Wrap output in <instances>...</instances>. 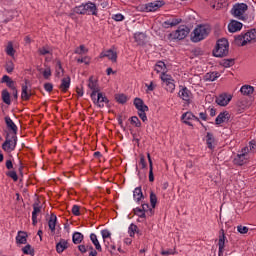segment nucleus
Returning a JSON list of instances; mask_svg holds the SVG:
<instances>
[{
	"label": "nucleus",
	"instance_id": "f257e3e1",
	"mask_svg": "<svg viewBox=\"0 0 256 256\" xmlns=\"http://www.w3.org/2000/svg\"><path fill=\"white\" fill-rule=\"evenodd\" d=\"M76 15H94V17H97L99 15V9L97 8V4L88 1L86 3H82L79 6L74 7L71 10V13L68 14V16L71 19H75Z\"/></svg>",
	"mask_w": 256,
	"mask_h": 256
},
{
	"label": "nucleus",
	"instance_id": "f03ea898",
	"mask_svg": "<svg viewBox=\"0 0 256 256\" xmlns=\"http://www.w3.org/2000/svg\"><path fill=\"white\" fill-rule=\"evenodd\" d=\"M256 42V29H251L245 34H241L235 37V43L239 47H245L247 43H255Z\"/></svg>",
	"mask_w": 256,
	"mask_h": 256
},
{
	"label": "nucleus",
	"instance_id": "7ed1b4c3",
	"mask_svg": "<svg viewBox=\"0 0 256 256\" xmlns=\"http://www.w3.org/2000/svg\"><path fill=\"white\" fill-rule=\"evenodd\" d=\"M209 33H211L209 26L199 25L193 30L191 34V41H193V43H199V41H203Z\"/></svg>",
	"mask_w": 256,
	"mask_h": 256
},
{
	"label": "nucleus",
	"instance_id": "20e7f679",
	"mask_svg": "<svg viewBox=\"0 0 256 256\" xmlns=\"http://www.w3.org/2000/svg\"><path fill=\"white\" fill-rule=\"evenodd\" d=\"M190 29L187 26H179L177 30L167 35L168 41H183L190 33Z\"/></svg>",
	"mask_w": 256,
	"mask_h": 256
},
{
	"label": "nucleus",
	"instance_id": "39448f33",
	"mask_svg": "<svg viewBox=\"0 0 256 256\" xmlns=\"http://www.w3.org/2000/svg\"><path fill=\"white\" fill-rule=\"evenodd\" d=\"M229 53V41L222 38L217 41L216 47L213 50L214 57H225Z\"/></svg>",
	"mask_w": 256,
	"mask_h": 256
},
{
	"label": "nucleus",
	"instance_id": "423d86ee",
	"mask_svg": "<svg viewBox=\"0 0 256 256\" xmlns=\"http://www.w3.org/2000/svg\"><path fill=\"white\" fill-rule=\"evenodd\" d=\"M17 147V135H7L4 143L2 144V149L6 153H13V150Z\"/></svg>",
	"mask_w": 256,
	"mask_h": 256
},
{
	"label": "nucleus",
	"instance_id": "0eeeda50",
	"mask_svg": "<svg viewBox=\"0 0 256 256\" xmlns=\"http://www.w3.org/2000/svg\"><path fill=\"white\" fill-rule=\"evenodd\" d=\"M160 79L168 93H173L175 91V79H173V76L163 72L160 75Z\"/></svg>",
	"mask_w": 256,
	"mask_h": 256
},
{
	"label": "nucleus",
	"instance_id": "6e6552de",
	"mask_svg": "<svg viewBox=\"0 0 256 256\" xmlns=\"http://www.w3.org/2000/svg\"><path fill=\"white\" fill-rule=\"evenodd\" d=\"M247 9H249V7L245 3L235 4L231 10V13L237 19L243 21V19H245V13L247 12Z\"/></svg>",
	"mask_w": 256,
	"mask_h": 256
},
{
	"label": "nucleus",
	"instance_id": "1a4fd4ad",
	"mask_svg": "<svg viewBox=\"0 0 256 256\" xmlns=\"http://www.w3.org/2000/svg\"><path fill=\"white\" fill-rule=\"evenodd\" d=\"M231 99H233L231 94L223 93L216 98V103L220 105V107H227V105L231 103Z\"/></svg>",
	"mask_w": 256,
	"mask_h": 256
},
{
	"label": "nucleus",
	"instance_id": "9d476101",
	"mask_svg": "<svg viewBox=\"0 0 256 256\" xmlns=\"http://www.w3.org/2000/svg\"><path fill=\"white\" fill-rule=\"evenodd\" d=\"M163 5H165V3H163V1L150 2V3L145 4L144 11H146V13L155 12V11H158L159 9H161V7H163Z\"/></svg>",
	"mask_w": 256,
	"mask_h": 256
},
{
	"label": "nucleus",
	"instance_id": "9b49d317",
	"mask_svg": "<svg viewBox=\"0 0 256 256\" xmlns=\"http://www.w3.org/2000/svg\"><path fill=\"white\" fill-rule=\"evenodd\" d=\"M227 241V236H225V230H220V235L218 239V255L221 256L225 253V242Z\"/></svg>",
	"mask_w": 256,
	"mask_h": 256
},
{
	"label": "nucleus",
	"instance_id": "f8f14e48",
	"mask_svg": "<svg viewBox=\"0 0 256 256\" xmlns=\"http://www.w3.org/2000/svg\"><path fill=\"white\" fill-rule=\"evenodd\" d=\"M182 121L185 125H189V127H193V123L191 121L201 122L199 117L195 116L192 112H186L182 115Z\"/></svg>",
	"mask_w": 256,
	"mask_h": 256
},
{
	"label": "nucleus",
	"instance_id": "ddd939ff",
	"mask_svg": "<svg viewBox=\"0 0 256 256\" xmlns=\"http://www.w3.org/2000/svg\"><path fill=\"white\" fill-rule=\"evenodd\" d=\"M105 57H107V59H109V61L112 63H117V53L113 51V49H109L100 53V59H105Z\"/></svg>",
	"mask_w": 256,
	"mask_h": 256
},
{
	"label": "nucleus",
	"instance_id": "4468645a",
	"mask_svg": "<svg viewBox=\"0 0 256 256\" xmlns=\"http://www.w3.org/2000/svg\"><path fill=\"white\" fill-rule=\"evenodd\" d=\"M92 101L100 108L105 107V103H109V99H107L101 92H97L95 98H92Z\"/></svg>",
	"mask_w": 256,
	"mask_h": 256
},
{
	"label": "nucleus",
	"instance_id": "2eb2a0df",
	"mask_svg": "<svg viewBox=\"0 0 256 256\" xmlns=\"http://www.w3.org/2000/svg\"><path fill=\"white\" fill-rule=\"evenodd\" d=\"M31 90L29 88V82L25 81L22 85L21 99L22 101H29L31 99Z\"/></svg>",
	"mask_w": 256,
	"mask_h": 256
},
{
	"label": "nucleus",
	"instance_id": "dca6fc26",
	"mask_svg": "<svg viewBox=\"0 0 256 256\" xmlns=\"http://www.w3.org/2000/svg\"><path fill=\"white\" fill-rule=\"evenodd\" d=\"M88 87L92 91L90 95L91 99H95V97H97V93H99V85L97 84V81L93 80V78H90L88 82Z\"/></svg>",
	"mask_w": 256,
	"mask_h": 256
},
{
	"label": "nucleus",
	"instance_id": "f3484780",
	"mask_svg": "<svg viewBox=\"0 0 256 256\" xmlns=\"http://www.w3.org/2000/svg\"><path fill=\"white\" fill-rule=\"evenodd\" d=\"M243 29V24L237 20H232L228 24V31L230 33H237V31H241Z\"/></svg>",
	"mask_w": 256,
	"mask_h": 256
},
{
	"label": "nucleus",
	"instance_id": "a211bd4d",
	"mask_svg": "<svg viewBox=\"0 0 256 256\" xmlns=\"http://www.w3.org/2000/svg\"><path fill=\"white\" fill-rule=\"evenodd\" d=\"M180 99L183 101H186V103H189L191 101V98L193 97V94L187 89V87L182 88L178 93Z\"/></svg>",
	"mask_w": 256,
	"mask_h": 256
},
{
	"label": "nucleus",
	"instance_id": "6ab92c4d",
	"mask_svg": "<svg viewBox=\"0 0 256 256\" xmlns=\"http://www.w3.org/2000/svg\"><path fill=\"white\" fill-rule=\"evenodd\" d=\"M69 87H71V77L66 76L61 80L59 89L62 93H67V91H69Z\"/></svg>",
	"mask_w": 256,
	"mask_h": 256
},
{
	"label": "nucleus",
	"instance_id": "aec40b11",
	"mask_svg": "<svg viewBox=\"0 0 256 256\" xmlns=\"http://www.w3.org/2000/svg\"><path fill=\"white\" fill-rule=\"evenodd\" d=\"M29 235L25 231H18L16 236L17 245H27V238Z\"/></svg>",
	"mask_w": 256,
	"mask_h": 256
},
{
	"label": "nucleus",
	"instance_id": "412c9836",
	"mask_svg": "<svg viewBox=\"0 0 256 256\" xmlns=\"http://www.w3.org/2000/svg\"><path fill=\"white\" fill-rule=\"evenodd\" d=\"M4 121L6 123V127L7 129H9V131H12L13 134L12 135H17V125L15 124V122H13V120L11 119V117L6 116L4 118Z\"/></svg>",
	"mask_w": 256,
	"mask_h": 256
},
{
	"label": "nucleus",
	"instance_id": "4be33fe9",
	"mask_svg": "<svg viewBox=\"0 0 256 256\" xmlns=\"http://www.w3.org/2000/svg\"><path fill=\"white\" fill-rule=\"evenodd\" d=\"M182 21L183 20L181 18H172L163 22L162 27H164V29H169V27H177V25H179V23Z\"/></svg>",
	"mask_w": 256,
	"mask_h": 256
},
{
	"label": "nucleus",
	"instance_id": "5701e85b",
	"mask_svg": "<svg viewBox=\"0 0 256 256\" xmlns=\"http://www.w3.org/2000/svg\"><path fill=\"white\" fill-rule=\"evenodd\" d=\"M66 249H69V241L65 239H60V241L56 244V252L61 254Z\"/></svg>",
	"mask_w": 256,
	"mask_h": 256
},
{
	"label": "nucleus",
	"instance_id": "b1692460",
	"mask_svg": "<svg viewBox=\"0 0 256 256\" xmlns=\"http://www.w3.org/2000/svg\"><path fill=\"white\" fill-rule=\"evenodd\" d=\"M134 107L137 111H149V106L145 105V102L141 98L134 99Z\"/></svg>",
	"mask_w": 256,
	"mask_h": 256
},
{
	"label": "nucleus",
	"instance_id": "393cba45",
	"mask_svg": "<svg viewBox=\"0 0 256 256\" xmlns=\"http://www.w3.org/2000/svg\"><path fill=\"white\" fill-rule=\"evenodd\" d=\"M248 159L249 157L245 156V154L239 153L234 157L233 163L234 165L242 166L245 165V163H247Z\"/></svg>",
	"mask_w": 256,
	"mask_h": 256
},
{
	"label": "nucleus",
	"instance_id": "a878e982",
	"mask_svg": "<svg viewBox=\"0 0 256 256\" xmlns=\"http://www.w3.org/2000/svg\"><path fill=\"white\" fill-rule=\"evenodd\" d=\"M48 227L51 233H55V227H57V215H55L54 213L50 215V218L48 220Z\"/></svg>",
	"mask_w": 256,
	"mask_h": 256
},
{
	"label": "nucleus",
	"instance_id": "bb28decb",
	"mask_svg": "<svg viewBox=\"0 0 256 256\" xmlns=\"http://www.w3.org/2000/svg\"><path fill=\"white\" fill-rule=\"evenodd\" d=\"M65 75V69H63V65L61 64L60 60L56 61V66H55V77H63Z\"/></svg>",
	"mask_w": 256,
	"mask_h": 256
},
{
	"label": "nucleus",
	"instance_id": "cd10ccee",
	"mask_svg": "<svg viewBox=\"0 0 256 256\" xmlns=\"http://www.w3.org/2000/svg\"><path fill=\"white\" fill-rule=\"evenodd\" d=\"M148 163H149V181L153 183L155 181V176L153 175V160L151 159V154L147 153Z\"/></svg>",
	"mask_w": 256,
	"mask_h": 256
},
{
	"label": "nucleus",
	"instance_id": "c85d7f7f",
	"mask_svg": "<svg viewBox=\"0 0 256 256\" xmlns=\"http://www.w3.org/2000/svg\"><path fill=\"white\" fill-rule=\"evenodd\" d=\"M1 97L3 103H5L6 105H11V94L7 89L2 90Z\"/></svg>",
	"mask_w": 256,
	"mask_h": 256
},
{
	"label": "nucleus",
	"instance_id": "c756f323",
	"mask_svg": "<svg viewBox=\"0 0 256 256\" xmlns=\"http://www.w3.org/2000/svg\"><path fill=\"white\" fill-rule=\"evenodd\" d=\"M90 241H92L93 245L95 246V249L99 252L103 251V248H101V244L99 243V239H97V235L92 233L90 234Z\"/></svg>",
	"mask_w": 256,
	"mask_h": 256
},
{
	"label": "nucleus",
	"instance_id": "7c9ffc66",
	"mask_svg": "<svg viewBox=\"0 0 256 256\" xmlns=\"http://www.w3.org/2000/svg\"><path fill=\"white\" fill-rule=\"evenodd\" d=\"M226 3L227 2L225 0H214V2H209L212 9H221V7H225Z\"/></svg>",
	"mask_w": 256,
	"mask_h": 256
},
{
	"label": "nucleus",
	"instance_id": "2f4dec72",
	"mask_svg": "<svg viewBox=\"0 0 256 256\" xmlns=\"http://www.w3.org/2000/svg\"><path fill=\"white\" fill-rule=\"evenodd\" d=\"M102 239L104 241V245L109 246V241H111V232L107 229L101 231Z\"/></svg>",
	"mask_w": 256,
	"mask_h": 256
},
{
	"label": "nucleus",
	"instance_id": "473e14b6",
	"mask_svg": "<svg viewBox=\"0 0 256 256\" xmlns=\"http://www.w3.org/2000/svg\"><path fill=\"white\" fill-rule=\"evenodd\" d=\"M227 115H229V113L227 111L225 112H221L215 119V123L217 125H221L222 123H225V121H227Z\"/></svg>",
	"mask_w": 256,
	"mask_h": 256
},
{
	"label": "nucleus",
	"instance_id": "72a5a7b5",
	"mask_svg": "<svg viewBox=\"0 0 256 256\" xmlns=\"http://www.w3.org/2000/svg\"><path fill=\"white\" fill-rule=\"evenodd\" d=\"M254 91H255V88L249 85H244L240 89V92L242 93V95H253Z\"/></svg>",
	"mask_w": 256,
	"mask_h": 256
},
{
	"label": "nucleus",
	"instance_id": "f704fd0d",
	"mask_svg": "<svg viewBox=\"0 0 256 256\" xmlns=\"http://www.w3.org/2000/svg\"><path fill=\"white\" fill-rule=\"evenodd\" d=\"M165 69H167V66L163 61L157 62L154 67V71H156V73H165Z\"/></svg>",
	"mask_w": 256,
	"mask_h": 256
},
{
	"label": "nucleus",
	"instance_id": "c9c22d12",
	"mask_svg": "<svg viewBox=\"0 0 256 256\" xmlns=\"http://www.w3.org/2000/svg\"><path fill=\"white\" fill-rule=\"evenodd\" d=\"M38 55H53V50L49 46H43L38 49Z\"/></svg>",
	"mask_w": 256,
	"mask_h": 256
},
{
	"label": "nucleus",
	"instance_id": "e433bc0d",
	"mask_svg": "<svg viewBox=\"0 0 256 256\" xmlns=\"http://www.w3.org/2000/svg\"><path fill=\"white\" fill-rule=\"evenodd\" d=\"M72 241L74 245H79L83 241V235L81 232H74L72 235Z\"/></svg>",
	"mask_w": 256,
	"mask_h": 256
},
{
	"label": "nucleus",
	"instance_id": "4c0bfd02",
	"mask_svg": "<svg viewBox=\"0 0 256 256\" xmlns=\"http://www.w3.org/2000/svg\"><path fill=\"white\" fill-rule=\"evenodd\" d=\"M206 143L208 149H213V143H215V138L211 132H208L206 135Z\"/></svg>",
	"mask_w": 256,
	"mask_h": 256
},
{
	"label": "nucleus",
	"instance_id": "58836bf2",
	"mask_svg": "<svg viewBox=\"0 0 256 256\" xmlns=\"http://www.w3.org/2000/svg\"><path fill=\"white\" fill-rule=\"evenodd\" d=\"M74 53L76 55H87V53H89V49L85 47V45H80L74 50Z\"/></svg>",
	"mask_w": 256,
	"mask_h": 256
},
{
	"label": "nucleus",
	"instance_id": "ea45409f",
	"mask_svg": "<svg viewBox=\"0 0 256 256\" xmlns=\"http://www.w3.org/2000/svg\"><path fill=\"white\" fill-rule=\"evenodd\" d=\"M133 197L135 201H141V199L143 198V191L141 190V187H137L134 189Z\"/></svg>",
	"mask_w": 256,
	"mask_h": 256
},
{
	"label": "nucleus",
	"instance_id": "a19ab883",
	"mask_svg": "<svg viewBox=\"0 0 256 256\" xmlns=\"http://www.w3.org/2000/svg\"><path fill=\"white\" fill-rule=\"evenodd\" d=\"M215 79H219V72H209L205 75L206 81H215Z\"/></svg>",
	"mask_w": 256,
	"mask_h": 256
},
{
	"label": "nucleus",
	"instance_id": "79ce46f5",
	"mask_svg": "<svg viewBox=\"0 0 256 256\" xmlns=\"http://www.w3.org/2000/svg\"><path fill=\"white\" fill-rule=\"evenodd\" d=\"M134 215H137V217H140V219H146L147 215L146 212L142 210L141 208L137 207L133 209Z\"/></svg>",
	"mask_w": 256,
	"mask_h": 256
},
{
	"label": "nucleus",
	"instance_id": "37998d69",
	"mask_svg": "<svg viewBox=\"0 0 256 256\" xmlns=\"http://www.w3.org/2000/svg\"><path fill=\"white\" fill-rule=\"evenodd\" d=\"M22 252L24 253V255H34L35 249H33L30 244H27L22 248Z\"/></svg>",
	"mask_w": 256,
	"mask_h": 256
},
{
	"label": "nucleus",
	"instance_id": "c03bdc74",
	"mask_svg": "<svg viewBox=\"0 0 256 256\" xmlns=\"http://www.w3.org/2000/svg\"><path fill=\"white\" fill-rule=\"evenodd\" d=\"M134 39H135L136 43H138V45H143V43L145 41V34H143V33H136L134 35Z\"/></svg>",
	"mask_w": 256,
	"mask_h": 256
},
{
	"label": "nucleus",
	"instance_id": "a18cd8bd",
	"mask_svg": "<svg viewBox=\"0 0 256 256\" xmlns=\"http://www.w3.org/2000/svg\"><path fill=\"white\" fill-rule=\"evenodd\" d=\"M6 176L10 177V179L13 180L14 183H17V181H19V176L17 175V172L15 170L6 172Z\"/></svg>",
	"mask_w": 256,
	"mask_h": 256
},
{
	"label": "nucleus",
	"instance_id": "49530a36",
	"mask_svg": "<svg viewBox=\"0 0 256 256\" xmlns=\"http://www.w3.org/2000/svg\"><path fill=\"white\" fill-rule=\"evenodd\" d=\"M128 233L130 237H135V233H139V228L135 224H131L128 228Z\"/></svg>",
	"mask_w": 256,
	"mask_h": 256
},
{
	"label": "nucleus",
	"instance_id": "de8ad7c7",
	"mask_svg": "<svg viewBox=\"0 0 256 256\" xmlns=\"http://www.w3.org/2000/svg\"><path fill=\"white\" fill-rule=\"evenodd\" d=\"M6 54L10 57L15 56V49L13 48V42H8V45L6 47Z\"/></svg>",
	"mask_w": 256,
	"mask_h": 256
},
{
	"label": "nucleus",
	"instance_id": "09e8293b",
	"mask_svg": "<svg viewBox=\"0 0 256 256\" xmlns=\"http://www.w3.org/2000/svg\"><path fill=\"white\" fill-rule=\"evenodd\" d=\"M115 99L117 103H121L122 105L127 103V96L125 94H116Z\"/></svg>",
	"mask_w": 256,
	"mask_h": 256
},
{
	"label": "nucleus",
	"instance_id": "8fccbe9b",
	"mask_svg": "<svg viewBox=\"0 0 256 256\" xmlns=\"http://www.w3.org/2000/svg\"><path fill=\"white\" fill-rule=\"evenodd\" d=\"M77 63H84V65H91V57L84 56L83 58H78Z\"/></svg>",
	"mask_w": 256,
	"mask_h": 256
},
{
	"label": "nucleus",
	"instance_id": "3c124183",
	"mask_svg": "<svg viewBox=\"0 0 256 256\" xmlns=\"http://www.w3.org/2000/svg\"><path fill=\"white\" fill-rule=\"evenodd\" d=\"M222 67H233L235 65V61L233 59H225L221 62Z\"/></svg>",
	"mask_w": 256,
	"mask_h": 256
},
{
	"label": "nucleus",
	"instance_id": "603ef678",
	"mask_svg": "<svg viewBox=\"0 0 256 256\" xmlns=\"http://www.w3.org/2000/svg\"><path fill=\"white\" fill-rule=\"evenodd\" d=\"M150 203H151L152 209H155L157 205V195L153 192L150 193Z\"/></svg>",
	"mask_w": 256,
	"mask_h": 256
},
{
	"label": "nucleus",
	"instance_id": "864d4df0",
	"mask_svg": "<svg viewBox=\"0 0 256 256\" xmlns=\"http://www.w3.org/2000/svg\"><path fill=\"white\" fill-rule=\"evenodd\" d=\"M237 231L238 233H241V235H245L247 233H249V228L243 225H239L237 226Z\"/></svg>",
	"mask_w": 256,
	"mask_h": 256
},
{
	"label": "nucleus",
	"instance_id": "5fc2aeb1",
	"mask_svg": "<svg viewBox=\"0 0 256 256\" xmlns=\"http://www.w3.org/2000/svg\"><path fill=\"white\" fill-rule=\"evenodd\" d=\"M72 214L75 215V217H79V215H81V207H79V205H74L72 207Z\"/></svg>",
	"mask_w": 256,
	"mask_h": 256
},
{
	"label": "nucleus",
	"instance_id": "6e6d98bb",
	"mask_svg": "<svg viewBox=\"0 0 256 256\" xmlns=\"http://www.w3.org/2000/svg\"><path fill=\"white\" fill-rule=\"evenodd\" d=\"M147 111L148 110H139L138 111V115L140 117V119H142V121L145 123V121H147Z\"/></svg>",
	"mask_w": 256,
	"mask_h": 256
},
{
	"label": "nucleus",
	"instance_id": "4d7b16f0",
	"mask_svg": "<svg viewBox=\"0 0 256 256\" xmlns=\"http://www.w3.org/2000/svg\"><path fill=\"white\" fill-rule=\"evenodd\" d=\"M32 213H36V215H39L41 213V205H39V202H35L33 204V211Z\"/></svg>",
	"mask_w": 256,
	"mask_h": 256
},
{
	"label": "nucleus",
	"instance_id": "13d9d810",
	"mask_svg": "<svg viewBox=\"0 0 256 256\" xmlns=\"http://www.w3.org/2000/svg\"><path fill=\"white\" fill-rule=\"evenodd\" d=\"M161 255H177V250L174 248V249H169V250H163L161 252Z\"/></svg>",
	"mask_w": 256,
	"mask_h": 256
},
{
	"label": "nucleus",
	"instance_id": "bf43d9fd",
	"mask_svg": "<svg viewBox=\"0 0 256 256\" xmlns=\"http://www.w3.org/2000/svg\"><path fill=\"white\" fill-rule=\"evenodd\" d=\"M131 125H135L136 127H141V121L137 116H133L131 118Z\"/></svg>",
	"mask_w": 256,
	"mask_h": 256
},
{
	"label": "nucleus",
	"instance_id": "052dcab7",
	"mask_svg": "<svg viewBox=\"0 0 256 256\" xmlns=\"http://www.w3.org/2000/svg\"><path fill=\"white\" fill-rule=\"evenodd\" d=\"M5 69L7 73H11L15 70V64H13V62H8L5 66Z\"/></svg>",
	"mask_w": 256,
	"mask_h": 256
},
{
	"label": "nucleus",
	"instance_id": "680f3d73",
	"mask_svg": "<svg viewBox=\"0 0 256 256\" xmlns=\"http://www.w3.org/2000/svg\"><path fill=\"white\" fill-rule=\"evenodd\" d=\"M42 75H43L44 79H49V78L51 77V75H52V73H51V68H50V67L46 68V69L42 72Z\"/></svg>",
	"mask_w": 256,
	"mask_h": 256
},
{
	"label": "nucleus",
	"instance_id": "e2e57ef3",
	"mask_svg": "<svg viewBox=\"0 0 256 256\" xmlns=\"http://www.w3.org/2000/svg\"><path fill=\"white\" fill-rule=\"evenodd\" d=\"M106 249L108 251H110L111 253H113L114 251H117V247L115 246V244H111V241H108V246L105 245Z\"/></svg>",
	"mask_w": 256,
	"mask_h": 256
},
{
	"label": "nucleus",
	"instance_id": "0e129e2a",
	"mask_svg": "<svg viewBox=\"0 0 256 256\" xmlns=\"http://www.w3.org/2000/svg\"><path fill=\"white\" fill-rule=\"evenodd\" d=\"M112 19H114V21H125V16H123L121 13H118L113 15Z\"/></svg>",
	"mask_w": 256,
	"mask_h": 256
},
{
	"label": "nucleus",
	"instance_id": "69168bd1",
	"mask_svg": "<svg viewBox=\"0 0 256 256\" xmlns=\"http://www.w3.org/2000/svg\"><path fill=\"white\" fill-rule=\"evenodd\" d=\"M249 149H250V153H255L256 151V141L252 140L249 142Z\"/></svg>",
	"mask_w": 256,
	"mask_h": 256
},
{
	"label": "nucleus",
	"instance_id": "338daca9",
	"mask_svg": "<svg viewBox=\"0 0 256 256\" xmlns=\"http://www.w3.org/2000/svg\"><path fill=\"white\" fill-rule=\"evenodd\" d=\"M249 153H251L249 146H245L244 148L241 149L240 152V154L244 155L245 157H249Z\"/></svg>",
	"mask_w": 256,
	"mask_h": 256
},
{
	"label": "nucleus",
	"instance_id": "774afa93",
	"mask_svg": "<svg viewBox=\"0 0 256 256\" xmlns=\"http://www.w3.org/2000/svg\"><path fill=\"white\" fill-rule=\"evenodd\" d=\"M139 165H141L142 169H147V162L145 161V156H140Z\"/></svg>",
	"mask_w": 256,
	"mask_h": 256
}]
</instances>
